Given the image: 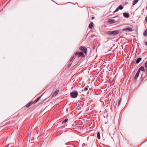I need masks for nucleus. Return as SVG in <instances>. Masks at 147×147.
Here are the masks:
<instances>
[{
	"label": "nucleus",
	"instance_id": "7",
	"mask_svg": "<svg viewBox=\"0 0 147 147\" xmlns=\"http://www.w3.org/2000/svg\"><path fill=\"white\" fill-rule=\"evenodd\" d=\"M140 73V72H139V71H138L135 76V77H134V80H136L137 78L138 77Z\"/></svg>",
	"mask_w": 147,
	"mask_h": 147
},
{
	"label": "nucleus",
	"instance_id": "15",
	"mask_svg": "<svg viewBox=\"0 0 147 147\" xmlns=\"http://www.w3.org/2000/svg\"><path fill=\"white\" fill-rule=\"evenodd\" d=\"M40 97H38L36 100H35L34 101H33L34 103H35L36 102H37L40 99Z\"/></svg>",
	"mask_w": 147,
	"mask_h": 147
},
{
	"label": "nucleus",
	"instance_id": "26",
	"mask_svg": "<svg viewBox=\"0 0 147 147\" xmlns=\"http://www.w3.org/2000/svg\"><path fill=\"white\" fill-rule=\"evenodd\" d=\"M94 17H92V19H94Z\"/></svg>",
	"mask_w": 147,
	"mask_h": 147
},
{
	"label": "nucleus",
	"instance_id": "24",
	"mask_svg": "<svg viewBox=\"0 0 147 147\" xmlns=\"http://www.w3.org/2000/svg\"><path fill=\"white\" fill-rule=\"evenodd\" d=\"M145 20L146 21V22H147V16H146V17L145 18Z\"/></svg>",
	"mask_w": 147,
	"mask_h": 147
},
{
	"label": "nucleus",
	"instance_id": "11",
	"mask_svg": "<svg viewBox=\"0 0 147 147\" xmlns=\"http://www.w3.org/2000/svg\"><path fill=\"white\" fill-rule=\"evenodd\" d=\"M33 101H32L28 103L26 105V107L28 108L31 106L32 104H34Z\"/></svg>",
	"mask_w": 147,
	"mask_h": 147
},
{
	"label": "nucleus",
	"instance_id": "13",
	"mask_svg": "<svg viewBox=\"0 0 147 147\" xmlns=\"http://www.w3.org/2000/svg\"><path fill=\"white\" fill-rule=\"evenodd\" d=\"M108 22L111 23H113L115 22V20L113 19H110L109 20Z\"/></svg>",
	"mask_w": 147,
	"mask_h": 147
},
{
	"label": "nucleus",
	"instance_id": "3",
	"mask_svg": "<svg viewBox=\"0 0 147 147\" xmlns=\"http://www.w3.org/2000/svg\"><path fill=\"white\" fill-rule=\"evenodd\" d=\"M79 49L82 51V52L83 53H85L86 55L87 53V49L86 47L81 46L79 47Z\"/></svg>",
	"mask_w": 147,
	"mask_h": 147
},
{
	"label": "nucleus",
	"instance_id": "8",
	"mask_svg": "<svg viewBox=\"0 0 147 147\" xmlns=\"http://www.w3.org/2000/svg\"><path fill=\"white\" fill-rule=\"evenodd\" d=\"M94 24L92 22H91L89 25V28L90 29H92L93 27Z\"/></svg>",
	"mask_w": 147,
	"mask_h": 147
},
{
	"label": "nucleus",
	"instance_id": "9",
	"mask_svg": "<svg viewBox=\"0 0 147 147\" xmlns=\"http://www.w3.org/2000/svg\"><path fill=\"white\" fill-rule=\"evenodd\" d=\"M123 14L125 18H128L129 17V15L128 13L124 12Z\"/></svg>",
	"mask_w": 147,
	"mask_h": 147
},
{
	"label": "nucleus",
	"instance_id": "17",
	"mask_svg": "<svg viewBox=\"0 0 147 147\" xmlns=\"http://www.w3.org/2000/svg\"><path fill=\"white\" fill-rule=\"evenodd\" d=\"M143 34L144 36H147V29L145 30L143 32Z\"/></svg>",
	"mask_w": 147,
	"mask_h": 147
},
{
	"label": "nucleus",
	"instance_id": "19",
	"mask_svg": "<svg viewBox=\"0 0 147 147\" xmlns=\"http://www.w3.org/2000/svg\"><path fill=\"white\" fill-rule=\"evenodd\" d=\"M118 8H119V9L120 10H122L123 9V6H122L121 5H119L118 7Z\"/></svg>",
	"mask_w": 147,
	"mask_h": 147
},
{
	"label": "nucleus",
	"instance_id": "18",
	"mask_svg": "<svg viewBox=\"0 0 147 147\" xmlns=\"http://www.w3.org/2000/svg\"><path fill=\"white\" fill-rule=\"evenodd\" d=\"M138 1L139 0H134L133 3V5H135L136 3H137Z\"/></svg>",
	"mask_w": 147,
	"mask_h": 147
},
{
	"label": "nucleus",
	"instance_id": "2",
	"mask_svg": "<svg viewBox=\"0 0 147 147\" xmlns=\"http://www.w3.org/2000/svg\"><path fill=\"white\" fill-rule=\"evenodd\" d=\"M119 31L118 30L113 31H108L106 32V34L108 35H116L119 34Z\"/></svg>",
	"mask_w": 147,
	"mask_h": 147
},
{
	"label": "nucleus",
	"instance_id": "12",
	"mask_svg": "<svg viewBox=\"0 0 147 147\" xmlns=\"http://www.w3.org/2000/svg\"><path fill=\"white\" fill-rule=\"evenodd\" d=\"M142 58L141 57L138 58L136 61V63L137 64L138 63L142 60Z\"/></svg>",
	"mask_w": 147,
	"mask_h": 147
},
{
	"label": "nucleus",
	"instance_id": "23",
	"mask_svg": "<svg viewBox=\"0 0 147 147\" xmlns=\"http://www.w3.org/2000/svg\"><path fill=\"white\" fill-rule=\"evenodd\" d=\"M145 66L146 68V71H147V61L145 63Z\"/></svg>",
	"mask_w": 147,
	"mask_h": 147
},
{
	"label": "nucleus",
	"instance_id": "1",
	"mask_svg": "<svg viewBox=\"0 0 147 147\" xmlns=\"http://www.w3.org/2000/svg\"><path fill=\"white\" fill-rule=\"evenodd\" d=\"M74 57H77L78 58L80 57H84L85 55L82 52L77 51L74 53V56L72 57V59H73Z\"/></svg>",
	"mask_w": 147,
	"mask_h": 147
},
{
	"label": "nucleus",
	"instance_id": "16",
	"mask_svg": "<svg viewBox=\"0 0 147 147\" xmlns=\"http://www.w3.org/2000/svg\"><path fill=\"white\" fill-rule=\"evenodd\" d=\"M97 137L98 140L100 138V133L99 132H97Z\"/></svg>",
	"mask_w": 147,
	"mask_h": 147
},
{
	"label": "nucleus",
	"instance_id": "4",
	"mask_svg": "<svg viewBox=\"0 0 147 147\" xmlns=\"http://www.w3.org/2000/svg\"><path fill=\"white\" fill-rule=\"evenodd\" d=\"M70 94L71 98H74L77 97L78 95V93L77 91H75L70 93Z\"/></svg>",
	"mask_w": 147,
	"mask_h": 147
},
{
	"label": "nucleus",
	"instance_id": "27",
	"mask_svg": "<svg viewBox=\"0 0 147 147\" xmlns=\"http://www.w3.org/2000/svg\"><path fill=\"white\" fill-rule=\"evenodd\" d=\"M146 9H147V7H146Z\"/></svg>",
	"mask_w": 147,
	"mask_h": 147
},
{
	"label": "nucleus",
	"instance_id": "14",
	"mask_svg": "<svg viewBox=\"0 0 147 147\" xmlns=\"http://www.w3.org/2000/svg\"><path fill=\"white\" fill-rule=\"evenodd\" d=\"M88 86H87L86 87L84 88V89H82V91H87L88 90Z\"/></svg>",
	"mask_w": 147,
	"mask_h": 147
},
{
	"label": "nucleus",
	"instance_id": "20",
	"mask_svg": "<svg viewBox=\"0 0 147 147\" xmlns=\"http://www.w3.org/2000/svg\"><path fill=\"white\" fill-rule=\"evenodd\" d=\"M68 119H66L64 120L62 123V124H64L66 123L68 121Z\"/></svg>",
	"mask_w": 147,
	"mask_h": 147
},
{
	"label": "nucleus",
	"instance_id": "6",
	"mask_svg": "<svg viewBox=\"0 0 147 147\" xmlns=\"http://www.w3.org/2000/svg\"><path fill=\"white\" fill-rule=\"evenodd\" d=\"M133 31L132 28L129 27H126L122 30V31Z\"/></svg>",
	"mask_w": 147,
	"mask_h": 147
},
{
	"label": "nucleus",
	"instance_id": "21",
	"mask_svg": "<svg viewBox=\"0 0 147 147\" xmlns=\"http://www.w3.org/2000/svg\"><path fill=\"white\" fill-rule=\"evenodd\" d=\"M121 98H120L119 100L118 101V106H119L120 105V104L121 102Z\"/></svg>",
	"mask_w": 147,
	"mask_h": 147
},
{
	"label": "nucleus",
	"instance_id": "22",
	"mask_svg": "<svg viewBox=\"0 0 147 147\" xmlns=\"http://www.w3.org/2000/svg\"><path fill=\"white\" fill-rule=\"evenodd\" d=\"M119 10V8L117 7L116 9L113 12V13H115L118 11Z\"/></svg>",
	"mask_w": 147,
	"mask_h": 147
},
{
	"label": "nucleus",
	"instance_id": "5",
	"mask_svg": "<svg viewBox=\"0 0 147 147\" xmlns=\"http://www.w3.org/2000/svg\"><path fill=\"white\" fill-rule=\"evenodd\" d=\"M59 91V90H55L53 93L51 94V97H53L54 96H56L58 93Z\"/></svg>",
	"mask_w": 147,
	"mask_h": 147
},
{
	"label": "nucleus",
	"instance_id": "25",
	"mask_svg": "<svg viewBox=\"0 0 147 147\" xmlns=\"http://www.w3.org/2000/svg\"><path fill=\"white\" fill-rule=\"evenodd\" d=\"M145 43L146 45H147V42H145Z\"/></svg>",
	"mask_w": 147,
	"mask_h": 147
},
{
	"label": "nucleus",
	"instance_id": "10",
	"mask_svg": "<svg viewBox=\"0 0 147 147\" xmlns=\"http://www.w3.org/2000/svg\"><path fill=\"white\" fill-rule=\"evenodd\" d=\"M140 70H141L142 71H144L145 69L143 66H142L139 68L138 71H139V72H140Z\"/></svg>",
	"mask_w": 147,
	"mask_h": 147
}]
</instances>
